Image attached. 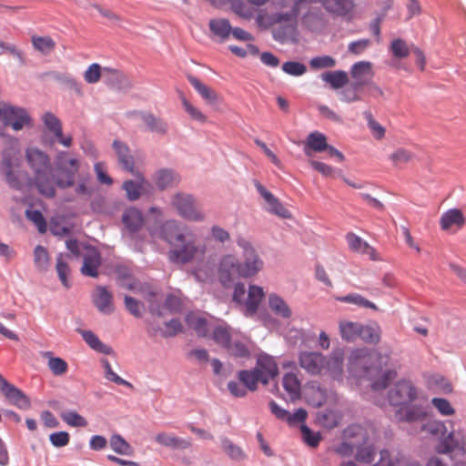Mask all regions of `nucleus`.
<instances>
[{
    "instance_id": "54",
    "label": "nucleus",
    "mask_w": 466,
    "mask_h": 466,
    "mask_svg": "<svg viewBox=\"0 0 466 466\" xmlns=\"http://www.w3.org/2000/svg\"><path fill=\"white\" fill-rule=\"evenodd\" d=\"M226 349L228 352L234 357L248 358L250 355L247 345L240 340L236 339L230 341Z\"/></svg>"
},
{
    "instance_id": "29",
    "label": "nucleus",
    "mask_w": 466,
    "mask_h": 466,
    "mask_svg": "<svg viewBox=\"0 0 466 466\" xmlns=\"http://www.w3.org/2000/svg\"><path fill=\"white\" fill-rule=\"evenodd\" d=\"M179 180L178 175L171 169H160L155 176V183L162 190L177 185Z\"/></svg>"
},
{
    "instance_id": "41",
    "label": "nucleus",
    "mask_w": 466,
    "mask_h": 466,
    "mask_svg": "<svg viewBox=\"0 0 466 466\" xmlns=\"http://www.w3.org/2000/svg\"><path fill=\"white\" fill-rule=\"evenodd\" d=\"M48 359L47 366L55 376H62L68 370V364L66 360L59 357H54L50 351L44 353Z\"/></svg>"
},
{
    "instance_id": "38",
    "label": "nucleus",
    "mask_w": 466,
    "mask_h": 466,
    "mask_svg": "<svg viewBox=\"0 0 466 466\" xmlns=\"http://www.w3.org/2000/svg\"><path fill=\"white\" fill-rule=\"evenodd\" d=\"M268 305L270 309L277 315L282 318H289L291 316V310L288 304L283 299L276 294H271L268 297Z\"/></svg>"
},
{
    "instance_id": "26",
    "label": "nucleus",
    "mask_w": 466,
    "mask_h": 466,
    "mask_svg": "<svg viewBox=\"0 0 466 466\" xmlns=\"http://www.w3.org/2000/svg\"><path fill=\"white\" fill-rule=\"evenodd\" d=\"M327 390L317 383L309 385L306 391L307 402L313 407H320L327 400Z\"/></svg>"
},
{
    "instance_id": "18",
    "label": "nucleus",
    "mask_w": 466,
    "mask_h": 466,
    "mask_svg": "<svg viewBox=\"0 0 466 466\" xmlns=\"http://www.w3.org/2000/svg\"><path fill=\"white\" fill-rule=\"evenodd\" d=\"M346 240L349 245V248L353 252L360 253L361 255L368 256L371 260H379V257L377 252L373 247H371L368 242L363 240L360 237L356 234L350 232L346 235Z\"/></svg>"
},
{
    "instance_id": "25",
    "label": "nucleus",
    "mask_w": 466,
    "mask_h": 466,
    "mask_svg": "<svg viewBox=\"0 0 466 466\" xmlns=\"http://www.w3.org/2000/svg\"><path fill=\"white\" fill-rule=\"evenodd\" d=\"M328 147L327 137L324 134L314 131L309 134L305 146L304 152L308 157L312 156V152H323Z\"/></svg>"
},
{
    "instance_id": "44",
    "label": "nucleus",
    "mask_w": 466,
    "mask_h": 466,
    "mask_svg": "<svg viewBox=\"0 0 466 466\" xmlns=\"http://www.w3.org/2000/svg\"><path fill=\"white\" fill-rule=\"evenodd\" d=\"M336 299L340 302L354 304L366 309H377V306L373 302L357 293L337 297Z\"/></svg>"
},
{
    "instance_id": "21",
    "label": "nucleus",
    "mask_w": 466,
    "mask_h": 466,
    "mask_svg": "<svg viewBox=\"0 0 466 466\" xmlns=\"http://www.w3.org/2000/svg\"><path fill=\"white\" fill-rule=\"evenodd\" d=\"M113 148L116 154L118 163L122 168L131 174H135V160L134 157L130 153L129 147L126 144L115 140L113 142Z\"/></svg>"
},
{
    "instance_id": "48",
    "label": "nucleus",
    "mask_w": 466,
    "mask_h": 466,
    "mask_svg": "<svg viewBox=\"0 0 466 466\" xmlns=\"http://www.w3.org/2000/svg\"><path fill=\"white\" fill-rule=\"evenodd\" d=\"M299 4L296 3L289 12L277 13L272 16L273 23H288L290 26H293L296 23L297 16L299 12Z\"/></svg>"
},
{
    "instance_id": "43",
    "label": "nucleus",
    "mask_w": 466,
    "mask_h": 466,
    "mask_svg": "<svg viewBox=\"0 0 466 466\" xmlns=\"http://www.w3.org/2000/svg\"><path fill=\"white\" fill-rule=\"evenodd\" d=\"M380 329L379 326L360 325V336L362 340L370 344H377L380 340Z\"/></svg>"
},
{
    "instance_id": "32",
    "label": "nucleus",
    "mask_w": 466,
    "mask_h": 466,
    "mask_svg": "<svg viewBox=\"0 0 466 466\" xmlns=\"http://www.w3.org/2000/svg\"><path fill=\"white\" fill-rule=\"evenodd\" d=\"M209 29L212 34L221 40H226L231 34V25L228 19L216 18L211 19L208 23Z\"/></svg>"
},
{
    "instance_id": "58",
    "label": "nucleus",
    "mask_w": 466,
    "mask_h": 466,
    "mask_svg": "<svg viewBox=\"0 0 466 466\" xmlns=\"http://www.w3.org/2000/svg\"><path fill=\"white\" fill-rule=\"evenodd\" d=\"M431 403L442 416H451L455 413L454 408L444 398H433Z\"/></svg>"
},
{
    "instance_id": "19",
    "label": "nucleus",
    "mask_w": 466,
    "mask_h": 466,
    "mask_svg": "<svg viewBox=\"0 0 466 466\" xmlns=\"http://www.w3.org/2000/svg\"><path fill=\"white\" fill-rule=\"evenodd\" d=\"M465 438L460 431H451L436 448L437 452L446 454L455 450L464 451Z\"/></svg>"
},
{
    "instance_id": "34",
    "label": "nucleus",
    "mask_w": 466,
    "mask_h": 466,
    "mask_svg": "<svg viewBox=\"0 0 466 466\" xmlns=\"http://www.w3.org/2000/svg\"><path fill=\"white\" fill-rule=\"evenodd\" d=\"M187 79L193 87L203 97V99L211 104L217 102L218 95L213 89L203 84L200 80L193 76H188Z\"/></svg>"
},
{
    "instance_id": "51",
    "label": "nucleus",
    "mask_w": 466,
    "mask_h": 466,
    "mask_svg": "<svg viewBox=\"0 0 466 466\" xmlns=\"http://www.w3.org/2000/svg\"><path fill=\"white\" fill-rule=\"evenodd\" d=\"M42 120L46 127L52 132L55 137H61L62 124L61 121L51 112L43 115Z\"/></svg>"
},
{
    "instance_id": "39",
    "label": "nucleus",
    "mask_w": 466,
    "mask_h": 466,
    "mask_svg": "<svg viewBox=\"0 0 466 466\" xmlns=\"http://www.w3.org/2000/svg\"><path fill=\"white\" fill-rule=\"evenodd\" d=\"M238 379L248 390L251 391H255L258 389V383L261 382V378L258 376L255 369L250 370H240L238 373Z\"/></svg>"
},
{
    "instance_id": "4",
    "label": "nucleus",
    "mask_w": 466,
    "mask_h": 466,
    "mask_svg": "<svg viewBox=\"0 0 466 466\" xmlns=\"http://www.w3.org/2000/svg\"><path fill=\"white\" fill-rule=\"evenodd\" d=\"M346 439H358L360 446L356 447L355 455L359 462L369 464L374 460L375 447L370 441L367 431L360 425H350L344 430Z\"/></svg>"
},
{
    "instance_id": "31",
    "label": "nucleus",
    "mask_w": 466,
    "mask_h": 466,
    "mask_svg": "<svg viewBox=\"0 0 466 466\" xmlns=\"http://www.w3.org/2000/svg\"><path fill=\"white\" fill-rule=\"evenodd\" d=\"M373 466H420L416 461H411L404 457L392 458L387 450L380 452V460Z\"/></svg>"
},
{
    "instance_id": "10",
    "label": "nucleus",
    "mask_w": 466,
    "mask_h": 466,
    "mask_svg": "<svg viewBox=\"0 0 466 466\" xmlns=\"http://www.w3.org/2000/svg\"><path fill=\"white\" fill-rule=\"evenodd\" d=\"M0 391L6 400L20 410H29L31 408L30 398L19 388L11 384L0 374Z\"/></svg>"
},
{
    "instance_id": "63",
    "label": "nucleus",
    "mask_w": 466,
    "mask_h": 466,
    "mask_svg": "<svg viewBox=\"0 0 466 466\" xmlns=\"http://www.w3.org/2000/svg\"><path fill=\"white\" fill-rule=\"evenodd\" d=\"M25 216L37 227L40 233H45L46 231V221L39 210H26Z\"/></svg>"
},
{
    "instance_id": "23",
    "label": "nucleus",
    "mask_w": 466,
    "mask_h": 466,
    "mask_svg": "<svg viewBox=\"0 0 466 466\" xmlns=\"http://www.w3.org/2000/svg\"><path fill=\"white\" fill-rule=\"evenodd\" d=\"M214 5L220 6L229 4L231 10L239 17L250 20L255 15V9L242 0H209Z\"/></svg>"
},
{
    "instance_id": "12",
    "label": "nucleus",
    "mask_w": 466,
    "mask_h": 466,
    "mask_svg": "<svg viewBox=\"0 0 466 466\" xmlns=\"http://www.w3.org/2000/svg\"><path fill=\"white\" fill-rule=\"evenodd\" d=\"M258 192L261 195L268 204L266 208L268 212L274 214L282 218H290L291 213L270 191H268L259 182L255 184Z\"/></svg>"
},
{
    "instance_id": "46",
    "label": "nucleus",
    "mask_w": 466,
    "mask_h": 466,
    "mask_svg": "<svg viewBox=\"0 0 466 466\" xmlns=\"http://www.w3.org/2000/svg\"><path fill=\"white\" fill-rule=\"evenodd\" d=\"M111 449L118 454L130 456L134 450L120 435L115 434L110 439Z\"/></svg>"
},
{
    "instance_id": "47",
    "label": "nucleus",
    "mask_w": 466,
    "mask_h": 466,
    "mask_svg": "<svg viewBox=\"0 0 466 466\" xmlns=\"http://www.w3.org/2000/svg\"><path fill=\"white\" fill-rule=\"evenodd\" d=\"M80 333L90 348L101 353H108L109 348L91 330H81Z\"/></svg>"
},
{
    "instance_id": "14",
    "label": "nucleus",
    "mask_w": 466,
    "mask_h": 466,
    "mask_svg": "<svg viewBox=\"0 0 466 466\" xmlns=\"http://www.w3.org/2000/svg\"><path fill=\"white\" fill-rule=\"evenodd\" d=\"M299 360L300 367L311 375L324 371L325 357L321 353L304 351L299 354Z\"/></svg>"
},
{
    "instance_id": "49",
    "label": "nucleus",
    "mask_w": 466,
    "mask_h": 466,
    "mask_svg": "<svg viewBox=\"0 0 466 466\" xmlns=\"http://www.w3.org/2000/svg\"><path fill=\"white\" fill-rule=\"evenodd\" d=\"M413 154L406 148H398L390 155V159L395 167H402L411 161Z\"/></svg>"
},
{
    "instance_id": "55",
    "label": "nucleus",
    "mask_w": 466,
    "mask_h": 466,
    "mask_svg": "<svg viewBox=\"0 0 466 466\" xmlns=\"http://www.w3.org/2000/svg\"><path fill=\"white\" fill-rule=\"evenodd\" d=\"M397 377V372L392 370H386L382 375L371 384L374 391L384 390Z\"/></svg>"
},
{
    "instance_id": "60",
    "label": "nucleus",
    "mask_w": 466,
    "mask_h": 466,
    "mask_svg": "<svg viewBox=\"0 0 466 466\" xmlns=\"http://www.w3.org/2000/svg\"><path fill=\"white\" fill-rule=\"evenodd\" d=\"M63 420L72 427H86L87 420L76 411H67L62 414Z\"/></svg>"
},
{
    "instance_id": "17",
    "label": "nucleus",
    "mask_w": 466,
    "mask_h": 466,
    "mask_svg": "<svg viewBox=\"0 0 466 466\" xmlns=\"http://www.w3.org/2000/svg\"><path fill=\"white\" fill-rule=\"evenodd\" d=\"M466 218L462 211L459 208H451L445 211L440 218V226L442 230L455 228L461 229L464 227Z\"/></svg>"
},
{
    "instance_id": "6",
    "label": "nucleus",
    "mask_w": 466,
    "mask_h": 466,
    "mask_svg": "<svg viewBox=\"0 0 466 466\" xmlns=\"http://www.w3.org/2000/svg\"><path fill=\"white\" fill-rule=\"evenodd\" d=\"M172 207L183 218L200 222L205 219V214L199 208L194 197L187 193H176L171 199Z\"/></svg>"
},
{
    "instance_id": "37",
    "label": "nucleus",
    "mask_w": 466,
    "mask_h": 466,
    "mask_svg": "<svg viewBox=\"0 0 466 466\" xmlns=\"http://www.w3.org/2000/svg\"><path fill=\"white\" fill-rule=\"evenodd\" d=\"M360 324L357 322L343 320L339 322V332L341 338L346 341H354L360 336Z\"/></svg>"
},
{
    "instance_id": "45",
    "label": "nucleus",
    "mask_w": 466,
    "mask_h": 466,
    "mask_svg": "<svg viewBox=\"0 0 466 466\" xmlns=\"http://www.w3.org/2000/svg\"><path fill=\"white\" fill-rule=\"evenodd\" d=\"M50 258L46 248L43 246H36L34 250V264L40 271L47 270L49 267Z\"/></svg>"
},
{
    "instance_id": "42",
    "label": "nucleus",
    "mask_w": 466,
    "mask_h": 466,
    "mask_svg": "<svg viewBox=\"0 0 466 466\" xmlns=\"http://www.w3.org/2000/svg\"><path fill=\"white\" fill-rule=\"evenodd\" d=\"M142 119L150 131L159 134H166L167 131V124L161 118L152 114H143Z\"/></svg>"
},
{
    "instance_id": "28",
    "label": "nucleus",
    "mask_w": 466,
    "mask_h": 466,
    "mask_svg": "<svg viewBox=\"0 0 466 466\" xmlns=\"http://www.w3.org/2000/svg\"><path fill=\"white\" fill-rule=\"evenodd\" d=\"M156 441L162 446L172 449H187L191 446L190 441L166 432L158 433L156 436Z\"/></svg>"
},
{
    "instance_id": "16",
    "label": "nucleus",
    "mask_w": 466,
    "mask_h": 466,
    "mask_svg": "<svg viewBox=\"0 0 466 466\" xmlns=\"http://www.w3.org/2000/svg\"><path fill=\"white\" fill-rule=\"evenodd\" d=\"M322 4L328 12L349 19L356 6L354 0H322Z\"/></svg>"
},
{
    "instance_id": "1",
    "label": "nucleus",
    "mask_w": 466,
    "mask_h": 466,
    "mask_svg": "<svg viewBox=\"0 0 466 466\" xmlns=\"http://www.w3.org/2000/svg\"><path fill=\"white\" fill-rule=\"evenodd\" d=\"M161 236L170 246L168 259L172 263L185 265L201 258L206 253L205 245L198 242L189 228L176 220H168L162 225Z\"/></svg>"
},
{
    "instance_id": "20",
    "label": "nucleus",
    "mask_w": 466,
    "mask_h": 466,
    "mask_svg": "<svg viewBox=\"0 0 466 466\" xmlns=\"http://www.w3.org/2000/svg\"><path fill=\"white\" fill-rule=\"evenodd\" d=\"M101 265V256L96 248H88L83 258L81 273L84 276L96 278Z\"/></svg>"
},
{
    "instance_id": "57",
    "label": "nucleus",
    "mask_w": 466,
    "mask_h": 466,
    "mask_svg": "<svg viewBox=\"0 0 466 466\" xmlns=\"http://www.w3.org/2000/svg\"><path fill=\"white\" fill-rule=\"evenodd\" d=\"M302 439L304 442L309 447L316 448L321 440L319 432H313L308 426L301 425L300 427Z\"/></svg>"
},
{
    "instance_id": "22",
    "label": "nucleus",
    "mask_w": 466,
    "mask_h": 466,
    "mask_svg": "<svg viewBox=\"0 0 466 466\" xmlns=\"http://www.w3.org/2000/svg\"><path fill=\"white\" fill-rule=\"evenodd\" d=\"M282 387L291 401L299 400L301 396V380L295 372L285 373L282 378Z\"/></svg>"
},
{
    "instance_id": "9",
    "label": "nucleus",
    "mask_w": 466,
    "mask_h": 466,
    "mask_svg": "<svg viewBox=\"0 0 466 466\" xmlns=\"http://www.w3.org/2000/svg\"><path fill=\"white\" fill-rule=\"evenodd\" d=\"M0 121L5 126H10L15 131L31 126V117L24 108L5 102H0Z\"/></svg>"
},
{
    "instance_id": "7",
    "label": "nucleus",
    "mask_w": 466,
    "mask_h": 466,
    "mask_svg": "<svg viewBox=\"0 0 466 466\" xmlns=\"http://www.w3.org/2000/svg\"><path fill=\"white\" fill-rule=\"evenodd\" d=\"M420 397L419 389L412 381L401 380L389 391L388 400L392 406H406L417 400Z\"/></svg>"
},
{
    "instance_id": "11",
    "label": "nucleus",
    "mask_w": 466,
    "mask_h": 466,
    "mask_svg": "<svg viewBox=\"0 0 466 466\" xmlns=\"http://www.w3.org/2000/svg\"><path fill=\"white\" fill-rule=\"evenodd\" d=\"M254 369L261 378V383L264 385L268 384L270 380L279 375V366L275 359L267 353L258 355Z\"/></svg>"
},
{
    "instance_id": "13",
    "label": "nucleus",
    "mask_w": 466,
    "mask_h": 466,
    "mask_svg": "<svg viewBox=\"0 0 466 466\" xmlns=\"http://www.w3.org/2000/svg\"><path fill=\"white\" fill-rule=\"evenodd\" d=\"M18 159L10 153H4L0 165V173L5 177L6 183L15 189H20L22 184L15 173L14 168L18 167Z\"/></svg>"
},
{
    "instance_id": "35",
    "label": "nucleus",
    "mask_w": 466,
    "mask_h": 466,
    "mask_svg": "<svg viewBox=\"0 0 466 466\" xmlns=\"http://www.w3.org/2000/svg\"><path fill=\"white\" fill-rule=\"evenodd\" d=\"M427 415V411L421 406H411L405 411L399 410L396 414L399 420L409 422L423 420Z\"/></svg>"
},
{
    "instance_id": "62",
    "label": "nucleus",
    "mask_w": 466,
    "mask_h": 466,
    "mask_svg": "<svg viewBox=\"0 0 466 466\" xmlns=\"http://www.w3.org/2000/svg\"><path fill=\"white\" fill-rule=\"evenodd\" d=\"M102 67L97 63L91 64L84 73V79L88 84H96L101 78Z\"/></svg>"
},
{
    "instance_id": "53",
    "label": "nucleus",
    "mask_w": 466,
    "mask_h": 466,
    "mask_svg": "<svg viewBox=\"0 0 466 466\" xmlns=\"http://www.w3.org/2000/svg\"><path fill=\"white\" fill-rule=\"evenodd\" d=\"M343 438L344 441L334 448V451L342 457H349L353 453L356 447L360 446V441L358 439H346L344 436Z\"/></svg>"
},
{
    "instance_id": "61",
    "label": "nucleus",
    "mask_w": 466,
    "mask_h": 466,
    "mask_svg": "<svg viewBox=\"0 0 466 466\" xmlns=\"http://www.w3.org/2000/svg\"><path fill=\"white\" fill-rule=\"evenodd\" d=\"M282 70L288 75L299 76L306 73L307 67L302 63L288 61L282 65Z\"/></svg>"
},
{
    "instance_id": "15",
    "label": "nucleus",
    "mask_w": 466,
    "mask_h": 466,
    "mask_svg": "<svg viewBox=\"0 0 466 466\" xmlns=\"http://www.w3.org/2000/svg\"><path fill=\"white\" fill-rule=\"evenodd\" d=\"M351 76L354 79L352 86L360 89L365 85H369L373 76L372 65L368 61L355 63L351 67Z\"/></svg>"
},
{
    "instance_id": "2",
    "label": "nucleus",
    "mask_w": 466,
    "mask_h": 466,
    "mask_svg": "<svg viewBox=\"0 0 466 466\" xmlns=\"http://www.w3.org/2000/svg\"><path fill=\"white\" fill-rule=\"evenodd\" d=\"M242 249V261L231 254L223 256L218 264V278L223 286L231 284L235 277L248 279L258 275L264 268V261L253 245L242 237L237 238Z\"/></svg>"
},
{
    "instance_id": "5",
    "label": "nucleus",
    "mask_w": 466,
    "mask_h": 466,
    "mask_svg": "<svg viewBox=\"0 0 466 466\" xmlns=\"http://www.w3.org/2000/svg\"><path fill=\"white\" fill-rule=\"evenodd\" d=\"M265 294L261 287L257 285L249 286L248 295L243 283H237L234 287L233 301L245 307V315H254L264 299Z\"/></svg>"
},
{
    "instance_id": "24",
    "label": "nucleus",
    "mask_w": 466,
    "mask_h": 466,
    "mask_svg": "<svg viewBox=\"0 0 466 466\" xmlns=\"http://www.w3.org/2000/svg\"><path fill=\"white\" fill-rule=\"evenodd\" d=\"M93 303L104 314L114 311L112 294L104 287H97L93 294Z\"/></svg>"
},
{
    "instance_id": "8",
    "label": "nucleus",
    "mask_w": 466,
    "mask_h": 466,
    "mask_svg": "<svg viewBox=\"0 0 466 466\" xmlns=\"http://www.w3.org/2000/svg\"><path fill=\"white\" fill-rule=\"evenodd\" d=\"M56 167L61 173L56 180V185L61 188L72 187L75 182V175L78 171L77 159L70 158L67 152L61 151L56 155Z\"/></svg>"
},
{
    "instance_id": "50",
    "label": "nucleus",
    "mask_w": 466,
    "mask_h": 466,
    "mask_svg": "<svg viewBox=\"0 0 466 466\" xmlns=\"http://www.w3.org/2000/svg\"><path fill=\"white\" fill-rule=\"evenodd\" d=\"M32 44L36 50L43 54H48L56 47V43L50 36L35 35L32 37Z\"/></svg>"
},
{
    "instance_id": "30",
    "label": "nucleus",
    "mask_w": 466,
    "mask_h": 466,
    "mask_svg": "<svg viewBox=\"0 0 466 466\" xmlns=\"http://www.w3.org/2000/svg\"><path fill=\"white\" fill-rule=\"evenodd\" d=\"M122 221L129 231L136 232L143 225V216L138 209L130 208L125 210Z\"/></svg>"
},
{
    "instance_id": "52",
    "label": "nucleus",
    "mask_w": 466,
    "mask_h": 466,
    "mask_svg": "<svg viewBox=\"0 0 466 466\" xmlns=\"http://www.w3.org/2000/svg\"><path fill=\"white\" fill-rule=\"evenodd\" d=\"M212 339L216 343L221 345L225 349L231 341V336L227 325L218 326L212 332Z\"/></svg>"
},
{
    "instance_id": "59",
    "label": "nucleus",
    "mask_w": 466,
    "mask_h": 466,
    "mask_svg": "<svg viewBox=\"0 0 466 466\" xmlns=\"http://www.w3.org/2000/svg\"><path fill=\"white\" fill-rule=\"evenodd\" d=\"M364 116L367 119L368 127L371 130L373 137L377 139H381L385 136V128L373 118L370 111H365Z\"/></svg>"
},
{
    "instance_id": "56",
    "label": "nucleus",
    "mask_w": 466,
    "mask_h": 466,
    "mask_svg": "<svg viewBox=\"0 0 466 466\" xmlns=\"http://www.w3.org/2000/svg\"><path fill=\"white\" fill-rule=\"evenodd\" d=\"M309 66L315 70L331 68L336 66V60L330 56H315L310 59Z\"/></svg>"
},
{
    "instance_id": "40",
    "label": "nucleus",
    "mask_w": 466,
    "mask_h": 466,
    "mask_svg": "<svg viewBox=\"0 0 466 466\" xmlns=\"http://www.w3.org/2000/svg\"><path fill=\"white\" fill-rule=\"evenodd\" d=\"M186 322L198 336L205 337L208 334V323L205 318L195 313H189L186 317Z\"/></svg>"
},
{
    "instance_id": "3",
    "label": "nucleus",
    "mask_w": 466,
    "mask_h": 466,
    "mask_svg": "<svg viewBox=\"0 0 466 466\" xmlns=\"http://www.w3.org/2000/svg\"><path fill=\"white\" fill-rule=\"evenodd\" d=\"M26 161L34 172V178L39 192L47 198H53L56 195L54 182L50 176L51 166L48 156L39 150L32 147L26 150Z\"/></svg>"
},
{
    "instance_id": "36",
    "label": "nucleus",
    "mask_w": 466,
    "mask_h": 466,
    "mask_svg": "<svg viewBox=\"0 0 466 466\" xmlns=\"http://www.w3.org/2000/svg\"><path fill=\"white\" fill-rule=\"evenodd\" d=\"M323 81L329 83L332 88L339 89L343 87L349 81L348 75L345 71H332L322 74Z\"/></svg>"
},
{
    "instance_id": "27",
    "label": "nucleus",
    "mask_w": 466,
    "mask_h": 466,
    "mask_svg": "<svg viewBox=\"0 0 466 466\" xmlns=\"http://www.w3.org/2000/svg\"><path fill=\"white\" fill-rule=\"evenodd\" d=\"M343 371V357L342 354L337 353L329 358L325 357L324 371L322 373L329 374L334 379H339Z\"/></svg>"
},
{
    "instance_id": "64",
    "label": "nucleus",
    "mask_w": 466,
    "mask_h": 466,
    "mask_svg": "<svg viewBox=\"0 0 466 466\" xmlns=\"http://www.w3.org/2000/svg\"><path fill=\"white\" fill-rule=\"evenodd\" d=\"M390 50L397 58H405L409 56L410 50L404 40L398 38L391 42Z\"/></svg>"
},
{
    "instance_id": "33",
    "label": "nucleus",
    "mask_w": 466,
    "mask_h": 466,
    "mask_svg": "<svg viewBox=\"0 0 466 466\" xmlns=\"http://www.w3.org/2000/svg\"><path fill=\"white\" fill-rule=\"evenodd\" d=\"M71 256L68 254L60 253L56 258V269L59 277L60 281L66 288H69L68 276L70 275V268L68 265Z\"/></svg>"
}]
</instances>
